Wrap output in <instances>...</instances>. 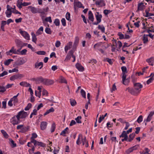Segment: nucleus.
Wrapping results in <instances>:
<instances>
[{
    "instance_id": "44",
    "label": "nucleus",
    "mask_w": 154,
    "mask_h": 154,
    "mask_svg": "<svg viewBox=\"0 0 154 154\" xmlns=\"http://www.w3.org/2000/svg\"><path fill=\"white\" fill-rule=\"evenodd\" d=\"M12 12V11H8L6 10L5 12V14H6V17L8 18L10 17H11Z\"/></svg>"
},
{
    "instance_id": "8",
    "label": "nucleus",
    "mask_w": 154,
    "mask_h": 154,
    "mask_svg": "<svg viewBox=\"0 0 154 154\" xmlns=\"http://www.w3.org/2000/svg\"><path fill=\"white\" fill-rule=\"evenodd\" d=\"M24 77L23 75L20 74H15L10 77V79L11 81H14L18 79H20Z\"/></svg>"
},
{
    "instance_id": "5",
    "label": "nucleus",
    "mask_w": 154,
    "mask_h": 154,
    "mask_svg": "<svg viewBox=\"0 0 154 154\" xmlns=\"http://www.w3.org/2000/svg\"><path fill=\"white\" fill-rule=\"evenodd\" d=\"M20 50L18 49L17 50L15 47L13 46L11 48L9 51H7L6 54L7 55L11 56L13 54H18V52Z\"/></svg>"
},
{
    "instance_id": "33",
    "label": "nucleus",
    "mask_w": 154,
    "mask_h": 154,
    "mask_svg": "<svg viewBox=\"0 0 154 154\" xmlns=\"http://www.w3.org/2000/svg\"><path fill=\"white\" fill-rule=\"evenodd\" d=\"M135 136V133H132L130 134L129 136V138L128 139L127 141L131 142Z\"/></svg>"
},
{
    "instance_id": "14",
    "label": "nucleus",
    "mask_w": 154,
    "mask_h": 154,
    "mask_svg": "<svg viewBox=\"0 0 154 154\" xmlns=\"http://www.w3.org/2000/svg\"><path fill=\"white\" fill-rule=\"evenodd\" d=\"M48 123L46 122H42L40 124L41 129L42 130L45 129L47 128Z\"/></svg>"
},
{
    "instance_id": "37",
    "label": "nucleus",
    "mask_w": 154,
    "mask_h": 154,
    "mask_svg": "<svg viewBox=\"0 0 154 154\" xmlns=\"http://www.w3.org/2000/svg\"><path fill=\"white\" fill-rule=\"evenodd\" d=\"M54 109L53 107H51L50 109L47 110L44 113V115L45 116L51 112H53L54 111Z\"/></svg>"
},
{
    "instance_id": "9",
    "label": "nucleus",
    "mask_w": 154,
    "mask_h": 154,
    "mask_svg": "<svg viewBox=\"0 0 154 154\" xmlns=\"http://www.w3.org/2000/svg\"><path fill=\"white\" fill-rule=\"evenodd\" d=\"M34 144L35 146H38L40 147H44L45 146V144L42 142H39L37 140H34V143H32Z\"/></svg>"
},
{
    "instance_id": "41",
    "label": "nucleus",
    "mask_w": 154,
    "mask_h": 154,
    "mask_svg": "<svg viewBox=\"0 0 154 154\" xmlns=\"http://www.w3.org/2000/svg\"><path fill=\"white\" fill-rule=\"evenodd\" d=\"M146 15L145 16L146 17H149L152 16H154V14L152 13H149L147 10H145Z\"/></svg>"
},
{
    "instance_id": "49",
    "label": "nucleus",
    "mask_w": 154,
    "mask_h": 154,
    "mask_svg": "<svg viewBox=\"0 0 154 154\" xmlns=\"http://www.w3.org/2000/svg\"><path fill=\"white\" fill-rule=\"evenodd\" d=\"M45 32L47 34H51L52 33L51 30V29L49 28H46L45 30Z\"/></svg>"
},
{
    "instance_id": "10",
    "label": "nucleus",
    "mask_w": 154,
    "mask_h": 154,
    "mask_svg": "<svg viewBox=\"0 0 154 154\" xmlns=\"http://www.w3.org/2000/svg\"><path fill=\"white\" fill-rule=\"evenodd\" d=\"M54 81L53 80H51L47 79H45L44 84L46 85H49L53 84Z\"/></svg>"
},
{
    "instance_id": "4",
    "label": "nucleus",
    "mask_w": 154,
    "mask_h": 154,
    "mask_svg": "<svg viewBox=\"0 0 154 154\" xmlns=\"http://www.w3.org/2000/svg\"><path fill=\"white\" fill-rule=\"evenodd\" d=\"M48 7L43 8L42 9L41 8H37V13L41 14L40 16L42 18H43L44 17V15L46 14L45 13L48 11Z\"/></svg>"
},
{
    "instance_id": "62",
    "label": "nucleus",
    "mask_w": 154,
    "mask_h": 154,
    "mask_svg": "<svg viewBox=\"0 0 154 154\" xmlns=\"http://www.w3.org/2000/svg\"><path fill=\"white\" fill-rule=\"evenodd\" d=\"M6 90L5 87L0 86V92L3 93Z\"/></svg>"
},
{
    "instance_id": "20",
    "label": "nucleus",
    "mask_w": 154,
    "mask_h": 154,
    "mask_svg": "<svg viewBox=\"0 0 154 154\" xmlns=\"http://www.w3.org/2000/svg\"><path fill=\"white\" fill-rule=\"evenodd\" d=\"M83 138V136L82 134H80L79 135L78 139L76 142L77 145H79L81 143Z\"/></svg>"
},
{
    "instance_id": "24",
    "label": "nucleus",
    "mask_w": 154,
    "mask_h": 154,
    "mask_svg": "<svg viewBox=\"0 0 154 154\" xmlns=\"http://www.w3.org/2000/svg\"><path fill=\"white\" fill-rule=\"evenodd\" d=\"M76 68L78 70L80 71H83L84 70V68L79 63H77L75 65Z\"/></svg>"
},
{
    "instance_id": "58",
    "label": "nucleus",
    "mask_w": 154,
    "mask_h": 154,
    "mask_svg": "<svg viewBox=\"0 0 154 154\" xmlns=\"http://www.w3.org/2000/svg\"><path fill=\"white\" fill-rule=\"evenodd\" d=\"M150 150L149 149L147 148H146L144 149V150L141 153L142 154H147V153L149 152Z\"/></svg>"
},
{
    "instance_id": "29",
    "label": "nucleus",
    "mask_w": 154,
    "mask_h": 154,
    "mask_svg": "<svg viewBox=\"0 0 154 154\" xmlns=\"http://www.w3.org/2000/svg\"><path fill=\"white\" fill-rule=\"evenodd\" d=\"M26 62V60H25L24 59H22L18 60L16 62V64L17 65H20L23 64L25 63Z\"/></svg>"
},
{
    "instance_id": "6",
    "label": "nucleus",
    "mask_w": 154,
    "mask_h": 154,
    "mask_svg": "<svg viewBox=\"0 0 154 154\" xmlns=\"http://www.w3.org/2000/svg\"><path fill=\"white\" fill-rule=\"evenodd\" d=\"M19 32L27 40L30 39V36L26 32L23 31L22 29H19Z\"/></svg>"
},
{
    "instance_id": "63",
    "label": "nucleus",
    "mask_w": 154,
    "mask_h": 154,
    "mask_svg": "<svg viewBox=\"0 0 154 154\" xmlns=\"http://www.w3.org/2000/svg\"><path fill=\"white\" fill-rule=\"evenodd\" d=\"M28 127H23V126L21 130V131L22 132L24 133L26 131L28 130Z\"/></svg>"
},
{
    "instance_id": "22",
    "label": "nucleus",
    "mask_w": 154,
    "mask_h": 154,
    "mask_svg": "<svg viewBox=\"0 0 154 154\" xmlns=\"http://www.w3.org/2000/svg\"><path fill=\"white\" fill-rule=\"evenodd\" d=\"M95 4L97 5H99L100 6H103L105 5L103 0H100L98 1H97L95 2Z\"/></svg>"
},
{
    "instance_id": "38",
    "label": "nucleus",
    "mask_w": 154,
    "mask_h": 154,
    "mask_svg": "<svg viewBox=\"0 0 154 154\" xmlns=\"http://www.w3.org/2000/svg\"><path fill=\"white\" fill-rule=\"evenodd\" d=\"M1 131L5 138H8V135L5 131L4 130H2Z\"/></svg>"
},
{
    "instance_id": "19",
    "label": "nucleus",
    "mask_w": 154,
    "mask_h": 154,
    "mask_svg": "<svg viewBox=\"0 0 154 154\" xmlns=\"http://www.w3.org/2000/svg\"><path fill=\"white\" fill-rule=\"evenodd\" d=\"M95 15L97 21H99L100 22L102 17V15L100 14L99 12H97Z\"/></svg>"
},
{
    "instance_id": "40",
    "label": "nucleus",
    "mask_w": 154,
    "mask_h": 154,
    "mask_svg": "<svg viewBox=\"0 0 154 154\" xmlns=\"http://www.w3.org/2000/svg\"><path fill=\"white\" fill-rule=\"evenodd\" d=\"M54 23L55 24V25L57 26H59L60 24L59 20L57 18L55 19L54 21Z\"/></svg>"
},
{
    "instance_id": "36",
    "label": "nucleus",
    "mask_w": 154,
    "mask_h": 154,
    "mask_svg": "<svg viewBox=\"0 0 154 154\" xmlns=\"http://www.w3.org/2000/svg\"><path fill=\"white\" fill-rule=\"evenodd\" d=\"M31 35L32 38V41L36 43V42L37 39L36 35L33 32H32L31 33Z\"/></svg>"
},
{
    "instance_id": "31",
    "label": "nucleus",
    "mask_w": 154,
    "mask_h": 154,
    "mask_svg": "<svg viewBox=\"0 0 154 154\" xmlns=\"http://www.w3.org/2000/svg\"><path fill=\"white\" fill-rule=\"evenodd\" d=\"M37 134L35 133H34L32 134V136L30 138V140H31V142L32 143H34V140H35V139L37 138Z\"/></svg>"
},
{
    "instance_id": "61",
    "label": "nucleus",
    "mask_w": 154,
    "mask_h": 154,
    "mask_svg": "<svg viewBox=\"0 0 154 154\" xmlns=\"http://www.w3.org/2000/svg\"><path fill=\"white\" fill-rule=\"evenodd\" d=\"M61 22L63 26H66V20L64 18H63L61 20Z\"/></svg>"
},
{
    "instance_id": "64",
    "label": "nucleus",
    "mask_w": 154,
    "mask_h": 154,
    "mask_svg": "<svg viewBox=\"0 0 154 154\" xmlns=\"http://www.w3.org/2000/svg\"><path fill=\"white\" fill-rule=\"evenodd\" d=\"M61 45V43L59 41L57 40L56 41L55 43V46L57 48L59 47Z\"/></svg>"
},
{
    "instance_id": "59",
    "label": "nucleus",
    "mask_w": 154,
    "mask_h": 154,
    "mask_svg": "<svg viewBox=\"0 0 154 154\" xmlns=\"http://www.w3.org/2000/svg\"><path fill=\"white\" fill-rule=\"evenodd\" d=\"M81 94L83 97L85 98H86V93L82 89L81 90Z\"/></svg>"
},
{
    "instance_id": "51",
    "label": "nucleus",
    "mask_w": 154,
    "mask_h": 154,
    "mask_svg": "<svg viewBox=\"0 0 154 154\" xmlns=\"http://www.w3.org/2000/svg\"><path fill=\"white\" fill-rule=\"evenodd\" d=\"M143 119V116L140 115L138 118L137 121L138 123H139L142 121Z\"/></svg>"
},
{
    "instance_id": "11",
    "label": "nucleus",
    "mask_w": 154,
    "mask_h": 154,
    "mask_svg": "<svg viewBox=\"0 0 154 154\" xmlns=\"http://www.w3.org/2000/svg\"><path fill=\"white\" fill-rule=\"evenodd\" d=\"M126 75L124 74L122 76V83L125 85H127L129 82V81L128 79H126Z\"/></svg>"
},
{
    "instance_id": "21",
    "label": "nucleus",
    "mask_w": 154,
    "mask_h": 154,
    "mask_svg": "<svg viewBox=\"0 0 154 154\" xmlns=\"http://www.w3.org/2000/svg\"><path fill=\"white\" fill-rule=\"evenodd\" d=\"M19 94V93H18L16 95L14 96L13 98L11 99V100L13 102V103L14 105H16V104L18 102V100L17 97Z\"/></svg>"
},
{
    "instance_id": "57",
    "label": "nucleus",
    "mask_w": 154,
    "mask_h": 154,
    "mask_svg": "<svg viewBox=\"0 0 154 154\" xmlns=\"http://www.w3.org/2000/svg\"><path fill=\"white\" fill-rule=\"evenodd\" d=\"M31 106L32 104L30 103H29L28 104L27 106L24 109L26 111L28 110L29 109Z\"/></svg>"
},
{
    "instance_id": "43",
    "label": "nucleus",
    "mask_w": 154,
    "mask_h": 154,
    "mask_svg": "<svg viewBox=\"0 0 154 154\" xmlns=\"http://www.w3.org/2000/svg\"><path fill=\"white\" fill-rule=\"evenodd\" d=\"M60 82L62 83H67V82L66 79L63 77H61L60 79Z\"/></svg>"
},
{
    "instance_id": "32",
    "label": "nucleus",
    "mask_w": 154,
    "mask_h": 154,
    "mask_svg": "<svg viewBox=\"0 0 154 154\" xmlns=\"http://www.w3.org/2000/svg\"><path fill=\"white\" fill-rule=\"evenodd\" d=\"M102 44V42H99L95 44L94 46V48L95 50H98V49H100L99 48L101 46Z\"/></svg>"
},
{
    "instance_id": "1",
    "label": "nucleus",
    "mask_w": 154,
    "mask_h": 154,
    "mask_svg": "<svg viewBox=\"0 0 154 154\" xmlns=\"http://www.w3.org/2000/svg\"><path fill=\"white\" fill-rule=\"evenodd\" d=\"M27 112L24 110L19 112L17 115L14 116L10 119V122L13 125H17L25 119L28 115Z\"/></svg>"
},
{
    "instance_id": "35",
    "label": "nucleus",
    "mask_w": 154,
    "mask_h": 154,
    "mask_svg": "<svg viewBox=\"0 0 154 154\" xmlns=\"http://www.w3.org/2000/svg\"><path fill=\"white\" fill-rule=\"evenodd\" d=\"M69 130V128L66 127L65 129L63 130L61 133L60 134L64 136H65V134L68 133V131Z\"/></svg>"
},
{
    "instance_id": "2",
    "label": "nucleus",
    "mask_w": 154,
    "mask_h": 154,
    "mask_svg": "<svg viewBox=\"0 0 154 154\" xmlns=\"http://www.w3.org/2000/svg\"><path fill=\"white\" fill-rule=\"evenodd\" d=\"M143 86V85L140 83H135L134 84V89L128 87L126 89L125 91H128L132 95H136L140 93Z\"/></svg>"
},
{
    "instance_id": "17",
    "label": "nucleus",
    "mask_w": 154,
    "mask_h": 154,
    "mask_svg": "<svg viewBox=\"0 0 154 154\" xmlns=\"http://www.w3.org/2000/svg\"><path fill=\"white\" fill-rule=\"evenodd\" d=\"M15 42L17 48H21L22 44V42L20 40L16 39L15 40Z\"/></svg>"
},
{
    "instance_id": "55",
    "label": "nucleus",
    "mask_w": 154,
    "mask_h": 154,
    "mask_svg": "<svg viewBox=\"0 0 154 154\" xmlns=\"http://www.w3.org/2000/svg\"><path fill=\"white\" fill-rule=\"evenodd\" d=\"M81 117L80 116H79L75 118V120L77 123H82L81 121Z\"/></svg>"
},
{
    "instance_id": "12",
    "label": "nucleus",
    "mask_w": 154,
    "mask_h": 154,
    "mask_svg": "<svg viewBox=\"0 0 154 154\" xmlns=\"http://www.w3.org/2000/svg\"><path fill=\"white\" fill-rule=\"evenodd\" d=\"M137 145H135L130 147L126 151V153L127 154H129L132 152L134 150H136L137 148Z\"/></svg>"
},
{
    "instance_id": "52",
    "label": "nucleus",
    "mask_w": 154,
    "mask_h": 154,
    "mask_svg": "<svg viewBox=\"0 0 154 154\" xmlns=\"http://www.w3.org/2000/svg\"><path fill=\"white\" fill-rule=\"evenodd\" d=\"M73 51L72 50H71L69 51V55H71L72 57L74 58V60L73 61V62H74L75 60V56L73 54Z\"/></svg>"
},
{
    "instance_id": "18",
    "label": "nucleus",
    "mask_w": 154,
    "mask_h": 154,
    "mask_svg": "<svg viewBox=\"0 0 154 154\" xmlns=\"http://www.w3.org/2000/svg\"><path fill=\"white\" fill-rule=\"evenodd\" d=\"M82 142L83 145H85L86 147H88L89 146L88 142L86 139V137H83Z\"/></svg>"
},
{
    "instance_id": "13",
    "label": "nucleus",
    "mask_w": 154,
    "mask_h": 154,
    "mask_svg": "<svg viewBox=\"0 0 154 154\" xmlns=\"http://www.w3.org/2000/svg\"><path fill=\"white\" fill-rule=\"evenodd\" d=\"M72 42H69L67 43L65 47L64 50L66 53H67L68 50L70 49L72 46Z\"/></svg>"
},
{
    "instance_id": "30",
    "label": "nucleus",
    "mask_w": 154,
    "mask_h": 154,
    "mask_svg": "<svg viewBox=\"0 0 154 154\" xmlns=\"http://www.w3.org/2000/svg\"><path fill=\"white\" fill-rule=\"evenodd\" d=\"M43 31V27L41 26L36 32V35H38L41 34Z\"/></svg>"
},
{
    "instance_id": "56",
    "label": "nucleus",
    "mask_w": 154,
    "mask_h": 154,
    "mask_svg": "<svg viewBox=\"0 0 154 154\" xmlns=\"http://www.w3.org/2000/svg\"><path fill=\"white\" fill-rule=\"evenodd\" d=\"M45 21L46 22H48L50 23H51L52 22L51 17H47L45 19Z\"/></svg>"
},
{
    "instance_id": "34",
    "label": "nucleus",
    "mask_w": 154,
    "mask_h": 154,
    "mask_svg": "<svg viewBox=\"0 0 154 154\" xmlns=\"http://www.w3.org/2000/svg\"><path fill=\"white\" fill-rule=\"evenodd\" d=\"M30 8V11L33 14L37 13V8L31 6H29Z\"/></svg>"
},
{
    "instance_id": "60",
    "label": "nucleus",
    "mask_w": 154,
    "mask_h": 154,
    "mask_svg": "<svg viewBox=\"0 0 154 154\" xmlns=\"http://www.w3.org/2000/svg\"><path fill=\"white\" fill-rule=\"evenodd\" d=\"M119 37V39H124V35L122 34L121 32H119L118 34Z\"/></svg>"
},
{
    "instance_id": "25",
    "label": "nucleus",
    "mask_w": 154,
    "mask_h": 154,
    "mask_svg": "<svg viewBox=\"0 0 154 154\" xmlns=\"http://www.w3.org/2000/svg\"><path fill=\"white\" fill-rule=\"evenodd\" d=\"M148 35L144 34L143 36L142 40L144 44L147 43L148 42Z\"/></svg>"
},
{
    "instance_id": "27",
    "label": "nucleus",
    "mask_w": 154,
    "mask_h": 154,
    "mask_svg": "<svg viewBox=\"0 0 154 154\" xmlns=\"http://www.w3.org/2000/svg\"><path fill=\"white\" fill-rule=\"evenodd\" d=\"M20 85L23 86V87H31V86L30 85V84L27 82H20Z\"/></svg>"
},
{
    "instance_id": "3",
    "label": "nucleus",
    "mask_w": 154,
    "mask_h": 154,
    "mask_svg": "<svg viewBox=\"0 0 154 154\" xmlns=\"http://www.w3.org/2000/svg\"><path fill=\"white\" fill-rule=\"evenodd\" d=\"M114 42L115 44H113L111 46V50L112 52H114L116 48H117V50L119 51V49H120L122 45V42L120 41H117L116 40H114ZM113 43L114 44V43Z\"/></svg>"
},
{
    "instance_id": "48",
    "label": "nucleus",
    "mask_w": 154,
    "mask_h": 154,
    "mask_svg": "<svg viewBox=\"0 0 154 154\" xmlns=\"http://www.w3.org/2000/svg\"><path fill=\"white\" fill-rule=\"evenodd\" d=\"M36 53L39 55H45V52L43 51H38L36 52Z\"/></svg>"
},
{
    "instance_id": "23",
    "label": "nucleus",
    "mask_w": 154,
    "mask_h": 154,
    "mask_svg": "<svg viewBox=\"0 0 154 154\" xmlns=\"http://www.w3.org/2000/svg\"><path fill=\"white\" fill-rule=\"evenodd\" d=\"M146 61L150 65L153 66L154 62V57H152L146 60Z\"/></svg>"
},
{
    "instance_id": "50",
    "label": "nucleus",
    "mask_w": 154,
    "mask_h": 154,
    "mask_svg": "<svg viewBox=\"0 0 154 154\" xmlns=\"http://www.w3.org/2000/svg\"><path fill=\"white\" fill-rule=\"evenodd\" d=\"M56 128V125L54 123H53L51 126V133L54 132Z\"/></svg>"
},
{
    "instance_id": "54",
    "label": "nucleus",
    "mask_w": 154,
    "mask_h": 154,
    "mask_svg": "<svg viewBox=\"0 0 154 154\" xmlns=\"http://www.w3.org/2000/svg\"><path fill=\"white\" fill-rule=\"evenodd\" d=\"M70 103L71 105L72 106H75L76 103V101L73 99L70 100Z\"/></svg>"
},
{
    "instance_id": "15",
    "label": "nucleus",
    "mask_w": 154,
    "mask_h": 154,
    "mask_svg": "<svg viewBox=\"0 0 154 154\" xmlns=\"http://www.w3.org/2000/svg\"><path fill=\"white\" fill-rule=\"evenodd\" d=\"M145 6L144 3L142 2L138 4L137 5V8L138 10L142 11L145 8Z\"/></svg>"
},
{
    "instance_id": "46",
    "label": "nucleus",
    "mask_w": 154,
    "mask_h": 154,
    "mask_svg": "<svg viewBox=\"0 0 154 154\" xmlns=\"http://www.w3.org/2000/svg\"><path fill=\"white\" fill-rule=\"evenodd\" d=\"M42 65H43V63L42 62H40L39 63H36L35 64V68H37L39 66Z\"/></svg>"
},
{
    "instance_id": "16",
    "label": "nucleus",
    "mask_w": 154,
    "mask_h": 154,
    "mask_svg": "<svg viewBox=\"0 0 154 154\" xmlns=\"http://www.w3.org/2000/svg\"><path fill=\"white\" fill-rule=\"evenodd\" d=\"M88 16V20H90L92 22H93L94 21V17L91 11H89Z\"/></svg>"
},
{
    "instance_id": "26",
    "label": "nucleus",
    "mask_w": 154,
    "mask_h": 154,
    "mask_svg": "<svg viewBox=\"0 0 154 154\" xmlns=\"http://www.w3.org/2000/svg\"><path fill=\"white\" fill-rule=\"evenodd\" d=\"M154 75V73H151L149 76L151 77L147 81V84H149L151 82L154 80L153 77Z\"/></svg>"
},
{
    "instance_id": "53",
    "label": "nucleus",
    "mask_w": 154,
    "mask_h": 154,
    "mask_svg": "<svg viewBox=\"0 0 154 154\" xmlns=\"http://www.w3.org/2000/svg\"><path fill=\"white\" fill-rule=\"evenodd\" d=\"M66 17L67 20L70 21L71 20H70V14L69 13L67 12L66 15Z\"/></svg>"
},
{
    "instance_id": "28",
    "label": "nucleus",
    "mask_w": 154,
    "mask_h": 154,
    "mask_svg": "<svg viewBox=\"0 0 154 154\" xmlns=\"http://www.w3.org/2000/svg\"><path fill=\"white\" fill-rule=\"evenodd\" d=\"M44 80L45 79L41 76L35 79V80L37 82H38V83H42L43 84H44Z\"/></svg>"
},
{
    "instance_id": "42",
    "label": "nucleus",
    "mask_w": 154,
    "mask_h": 154,
    "mask_svg": "<svg viewBox=\"0 0 154 154\" xmlns=\"http://www.w3.org/2000/svg\"><path fill=\"white\" fill-rule=\"evenodd\" d=\"M13 60L12 59H9L5 61L4 64L5 65L8 66L10 64L11 62L13 61Z\"/></svg>"
},
{
    "instance_id": "7",
    "label": "nucleus",
    "mask_w": 154,
    "mask_h": 154,
    "mask_svg": "<svg viewBox=\"0 0 154 154\" xmlns=\"http://www.w3.org/2000/svg\"><path fill=\"white\" fill-rule=\"evenodd\" d=\"M74 8L75 9H76L77 8H84V6L82 5V4L80 2L76 1L74 0Z\"/></svg>"
},
{
    "instance_id": "45",
    "label": "nucleus",
    "mask_w": 154,
    "mask_h": 154,
    "mask_svg": "<svg viewBox=\"0 0 154 154\" xmlns=\"http://www.w3.org/2000/svg\"><path fill=\"white\" fill-rule=\"evenodd\" d=\"M127 132L125 131H123L122 134L120 136V137H128Z\"/></svg>"
},
{
    "instance_id": "39",
    "label": "nucleus",
    "mask_w": 154,
    "mask_h": 154,
    "mask_svg": "<svg viewBox=\"0 0 154 154\" xmlns=\"http://www.w3.org/2000/svg\"><path fill=\"white\" fill-rule=\"evenodd\" d=\"M98 28L100 29L102 32H105V28L103 25H99L98 26Z\"/></svg>"
},
{
    "instance_id": "47",
    "label": "nucleus",
    "mask_w": 154,
    "mask_h": 154,
    "mask_svg": "<svg viewBox=\"0 0 154 154\" xmlns=\"http://www.w3.org/2000/svg\"><path fill=\"white\" fill-rule=\"evenodd\" d=\"M121 69L122 72V75L126 74L127 73V69L125 66H122L121 67Z\"/></svg>"
}]
</instances>
